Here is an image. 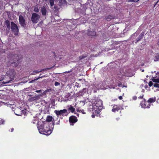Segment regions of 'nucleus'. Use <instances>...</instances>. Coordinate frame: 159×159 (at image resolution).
<instances>
[{
    "mask_svg": "<svg viewBox=\"0 0 159 159\" xmlns=\"http://www.w3.org/2000/svg\"><path fill=\"white\" fill-rule=\"evenodd\" d=\"M16 61L17 62V63L16 62V61L14 62H11V64L13 66H14L15 67H16L17 66V63L19 62V61L17 60Z\"/></svg>",
    "mask_w": 159,
    "mask_h": 159,
    "instance_id": "23",
    "label": "nucleus"
},
{
    "mask_svg": "<svg viewBox=\"0 0 159 159\" xmlns=\"http://www.w3.org/2000/svg\"><path fill=\"white\" fill-rule=\"evenodd\" d=\"M144 96V95L143 94L142 96H140L139 97V98H140L141 99H143Z\"/></svg>",
    "mask_w": 159,
    "mask_h": 159,
    "instance_id": "36",
    "label": "nucleus"
},
{
    "mask_svg": "<svg viewBox=\"0 0 159 159\" xmlns=\"http://www.w3.org/2000/svg\"><path fill=\"white\" fill-rule=\"evenodd\" d=\"M42 70H34V71L33 73L34 74H37V73H39L41 71H42Z\"/></svg>",
    "mask_w": 159,
    "mask_h": 159,
    "instance_id": "27",
    "label": "nucleus"
},
{
    "mask_svg": "<svg viewBox=\"0 0 159 159\" xmlns=\"http://www.w3.org/2000/svg\"><path fill=\"white\" fill-rule=\"evenodd\" d=\"M95 34V33L94 31H89L87 33V35L89 36H93Z\"/></svg>",
    "mask_w": 159,
    "mask_h": 159,
    "instance_id": "21",
    "label": "nucleus"
},
{
    "mask_svg": "<svg viewBox=\"0 0 159 159\" xmlns=\"http://www.w3.org/2000/svg\"><path fill=\"white\" fill-rule=\"evenodd\" d=\"M54 0H49V3L51 6L52 7L54 4Z\"/></svg>",
    "mask_w": 159,
    "mask_h": 159,
    "instance_id": "26",
    "label": "nucleus"
},
{
    "mask_svg": "<svg viewBox=\"0 0 159 159\" xmlns=\"http://www.w3.org/2000/svg\"><path fill=\"white\" fill-rule=\"evenodd\" d=\"M154 86L155 87H159V84H158L157 83L154 84Z\"/></svg>",
    "mask_w": 159,
    "mask_h": 159,
    "instance_id": "32",
    "label": "nucleus"
},
{
    "mask_svg": "<svg viewBox=\"0 0 159 159\" xmlns=\"http://www.w3.org/2000/svg\"><path fill=\"white\" fill-rule=\"evenodd\" d=\"M118 98L120 100H121L123 98L121 96H120Z\"/></svg>",
    "mask_w": 159,
    "mask_h": 159,
    "instance_id": "38",
    "label": "nucleus"
},
{
    "mask_svg": "<svg viewBox=\"0 0 159 159\" xmlns=\"http://www.w3.org/2000/svg\"><path fill=\"white\" fill-rule=\"evenodd\" d=\"M75 86H77L78 88L80 87L79 84L77 83H76Z\"/></svg>",
    "mask_w": 159,
    "mask_h": 159,
    "instance_id": "35",
    "label": "nucleus"
},
{
    "mask_svg": "<svg viewBox=\"0 0 159 159\" xmlns=\"http://www.w3.org/2000/svg\"><path fill=\"white\" fill-rule=\"evenodd\" d=\"M121 107L120 105H114V106L111 111L112 112H115L116 111H118L121 109Z\"/></svg>",
    "mask_w": 159,
    "mask_h": 159,
    "instance_id": "10",
    "label": "nucleus"
},
{
    "mask_svg": "<svg viewBox=\"0 0 159 159\" xmlns=\"http://www.w3.org/2000/svg\"><path fill=\"white\" fill-rule=\"evenodd\" d=\"M144 36V33L143 32H142L140 34L139 36L136 39L135 43H136L140 41L143 38Z\"/></svg>",
    "mask_w": 159,
    "mask_h": 159,
    "instance_id": "11",
    "label": "nucleus"
},
{
    "mask_svg": "<svg viewBox=\"0 0 159 159\" xmlns=\"http://www.w3.org/2000/svg\"><path fill=\"white\" fill-rule=\"evenodd\" d=\"M132 99L134 100H135L137 99V97L136 96H134L133 97Z\"/></svg>",
    "mask_w": 159,
    "mask_h": 159,
    "instance_id": "34",
    "label": "nucleus"
},
{
    "mask_svg": "<svg viewBox=\"0 0 159 159\" xmlns=\"http://www.w3.org/2000/svg\"><path fill=\"white\" fill-rule=\"evenodd\" d=\"M42 90H36L35 91V92L40 93L42 92Z\"/></svg>",
    "mask_w": 159,
    "mask_h": 159,
    "instance_id": "33",
    "label": "nucleus"
},
{
    "mask_svg": "<svg viewBox=\"0 0 159 159\" xmlns=\"http://www.w3.org/2000/svg\"><path fill=\"white\" fill-rule=\"evenodd\" d=\"M157 44L158 46H159V40L158 41Z\"/></svg>",
    "mask_w": 159,
    "mask_h": 159,
    "instance_id": "43",
    "label": "nucleus"
},
{
    "mask_svg": "<svg viewBox=\"0 0 159 159\" xmlns=\"http://www.w3.org/2000/svg\"><path fill=\"white\" fill-rule=\"evenodd\" d=\"M156 101V98L155 97L150 98L147 101V102L148 103H153Z\"/></svg>",
    "mask_w": 159,
    "mask_h": 159,
    "instance_id": "16",
    "label": "nucleus"
},
{
    "mask_svg": "<svg viewBox=\"0 0 159 159\" xmlns=\"http://www.w3.org/2000/svg\"><path fill=\"white\" fill-rule=\"evenodd\" d=\"M16 61V60H14V61Z\"/></svg>",
    "mask_w": 159,
    "mask_h": 159,
    "instance_id": "52",
    "label": "nucleus"
},
{
    "mask_svg": "<svg viewBox=\"0 0 159 159\" xmlns=\"http://www.w3.org/2000/svg\"><path fill=\"white\" fill-rule=\"evenodd\" d=\"M55 124L54 119L52 121V123H48L45 125L38 124L37 128L40 133L46 135L50 134L52 132Z\"/></svg>",
    "mask_w": 159,
    "mask_h": 159,
    "instance_id": "1",
    "label": "nucleus"
},
{
    "mask_svg": "<svg viewBox=\"0 0 159 159\" xmlns=\"http://www.w3.org/2000/svg\"><path fill=\"white\" fill-rule=\"evenodd\" d=\"M52 119H53L52 117L51 116L48 115V116L47 117L46 120L48 122H50L52 121Z\"/></svg>",
    "mask_w": 159,
    "mask_h": 159,
    "instance_id": "17",
    "label": "nucleus"
},
{
    "mask_svg": "<svg viewBox=\"0 0 159 159\" xmlns=\"http://www.w3.org/2000/svg\"><path fill=\"white\" fill-rule=\"evenodd\" d=\"M45 1H47L48 0H44Z\"/></svg>",
    "mask_w": 159,
    "mask_h": 159,
    "instance_id": "51",
    "label": "nucleus"
},
{
    "mask_svg": "<svg viewBox=\"0 0 159 159\" xmlns=\"http://www.w3.org/2000/svg\"><path fill=\"white\" fill-rule=\"evenodd\" d=\"M60 84L58 82H55V85L56 86H57L60 85Z\"/></svg>",
    "mask_w": 159,
    "mask_h": 159,
    "instance_id": "31",
    "label": "nucleus"
},
{
    "mask_svg": "<svg viewBox=\"0 0 159 159\" xmlns=\"http://www.w3.org/2000/svg\"><path fill=\"white\" fill-rule=\"evenodd\" d=\"M11 25L10 28L12 32L13 33L14 35L16 36L18 35L19 29L17 25L12 21L11 23Z\"/></svg>",
    "mask_w": 159,
    "mask_h": 159,
    "instance_id": "4",
    "label": "nucleus"
},
{
    "mask_svg": "<svg viewBox=\"0 0 159 159\" xmlns=\"http://www.w3.org/2000/svg\"><path fill=\"white\" fill-rule=\"evenodd\" d=\"M159 2V0H158L156 2V3L154 4V7H155V6L157 4V3Z\"/></svg>",
    "mask_w": 159,
    "mask_h": 159,
    "instance_id": "37",
    "label": "nucleus"
},
{
    "mask_svg": "<svg viewBox=\"0 0 159 159\" xmlns=\"http://www.w3.org/2000/svg\"><path fill=\"white\" fill-rule=\"evenodd\" d=\"M60 120H59L56 123V125H59L60 124Z\"/></svg>",
    "mask_w": 159,
    "mask_h": 159,
    "instance_id": "39",
    "label": "nucleus"
},
{
    "mask_svg": "<svg viewBox=\"0 0 159 159\" xmlns=\"http://www.w3.org/2000/svg\"><path fill=\"white\" fill-rule=\"evenodd\" d=\"M14 130V129L13 128H12L11 129V132H12Z\"/></svg>",
    "mask_w": 159,
    "mask_h": 159,
    "instance_id": "41",
    "label": "nucleus"
},
{
    "mask_svg": "<svg viewBox=\"0 0 159 159\" xmlns=\"http://www.w3.org/2000/svg\"><path fill=\"white\" fill-rule=\"evenodd\" d=\"M54 112L58 117L60 116H67L69 113V112L68 113L67 110L66 109L60 110H55L54 111Z\"/></svg>",
    "mask_w": 159,
    "mask_h": 159,
    "instance_id": "5",
    "label": "nucleus"
},
{
    "mask_svg": "<svg viewBox=\"0 0 159 159\" xmlns=\"http://www.w3.org/2000/svg\"><path fill=\"white\" fill-rule=\"evenodd\" d=\"M66 3L67 2L66 0H60L58 4L59 6H61L66 4Z\"/></svg>",
    "mask_w": 159,
    "mask_h": 159,
    "instance_id": "15",
    "label": "nucleus"
},
{
    "mask_svg": "<svg viewBox=\"0 0 159 159\" xmlns=\"http://www.w3.org/2000/svg\"><path fill=\"white\" fill-rule=\"evenodd\" d=\"M41 77H39V78H38L36 79V80H38V79H39V78H41Z\"/></svg>",
    "mask_w": 159,
    "mask_h": 159,
    "instance_id": "45",
    "label": "nucleus"
},
{
    "mask_svg": "<svg viewBox=\"0 0 159 159\" xmlns=\"http://www.w3.org/2000/svg\"><path fill=\"white\" fill-rule=\"evenodd\" d=\"M4 121L1 118H0V125L3 124L4 122Z\"/></svg>",
    "mask_w": 159,
    "mask_h": 159,
    "instance_id": "28",
    "label": "nucleus"
},
{
    "mask_svg": "<svg viewBox=\"0 0 159 159\" xmlns=\"http://www.w3.org/2000/svg\"><path fill=\"white\" fill-rule=\"evenodd\" d=\"M15 57H18L17 55H16V54H15Z\"/></svg>",
    "mask_w": 159,
    "mask_h": 159,
    "instance_id": "46",
    "label": "nucleus"
},
{
    "mask_svg": "<svg viewBox=\"0 0 159 159\" xmlns=\"http://www.w3.org/2000/svg\"><path fill=\"white\" fill-rule=\"evenodd\" d=\"M128 2H134V0H129L128 1Z\"/></svg>",
    "mask_w": 159,
    "mask_h": 159,
    "instance_id": "40",
    "label": "nucleus"
},
{
    "mask_svg": "<svg viewBox=\"0 0 159 159\" xmlns=\"http://www.w3.org/2000/svg\"><path fill=\"white\" fill-rule=\"evenodd\" d=\"M34 11L35 12L38 13L39 11V9L37 7H35L34 8Z\"/></svg>",
    "mask_w": 159,
    "mask_h": 159,
    "instance_id": "25",
    "label": "nucleus"
},
{
    "mask_svg": "<svg viewBox=\"0 0 159 159\" xmlns=\"http://www.w3.org/2000/svg\"><path fill=\"white\" fill-rule=\"evenodd\" d=\"M147 101L145 99H144L142 100L140 103L141 105L142 108H149L151 104L147 103Z\"/></svg>",
    "mask_w": 159,
    "mask_h": 159,
    "instance_id": "7",
    "label": "nucleus"
},
{
    "mask_svg": "<svg viewBox=\"0 0 159 159\" xmlns=\"http://www.w3.org/2000/svg\"><path fill=\"white\" fill-rule=\"evenodd\" d=\"M102 106V101L100 99H98L94 101L92 105L90 106L89 108L94 110L93 111L94 113L98 114L100 112Z\"/></svg>",
    "mask_w": 159,
    "mask_h": 159,
    "instance_id": "2",
    "label": "nucleus"
},
{
    "mask_svg": "<svg viewBox=\"0 0 159 159\" xmlns=\"http://www.w3.org/2000/svg\"><path fill=\"white\" fill-rule=\"evenodd\" d=\"M84 89H83V90H84Z\"/></svg>",
    "mask_w": 159,
    "mask_h": 159,
    "instance_id": "53",
    "label": "nucleus"
},
{
    "mask_svg": "<svg viewBox=\"0 0 159 159\" xmlns=\"http://www.w3.org/2000/svg\"><path fill=\"white\" fill-rule=\"evenodd\" d=\"M5 23L7 28L8 29H10L11 26L10 25V22L8 20H6L5 21Z\"/></svg>",
    "mask_w": 159,
    "mask_h": 159,
    "instance_id": "19",
    "label": "nucleus"
},
{
    "mask_svg": "<svg viewBox=\"0 0 159 159\" xmlns=\"http://www.w3.org/2000/svg\"><path fill=\"white\" fill-rule=\"evenodd\" d=\"M79 93H81V94H82V91H80L79 92Z\"/></svg>",
    "mask_w": 159,
    "mask_h": 159,
    "instance_id": "44",
    "label": "nucleus"
},
{
    "mask_svg": "<svg viewBox=\"0 0 159 159\" xmlns=\"http://www.w3.org/2000/svg\"><path fill=\"white\" fill-rule=\"evenodd\" d=\"M33 124H35V122H33Z\"/></svg>",
    "mask_w": 159,
    "mask_h": 159,
    "instance_id": "48",
    "label": "nucleus"
},
{
    "mask_svg": "<svg viewBox=\"0 0 159 159\" xmlns=\"http://www.w3.org/2000/svg\"><path fill=\"white\" fill-rule=\"evenodd\" d=\"M19 22L21 26L25 28L26 26L25 18L22 15H20L19 16Z\"/></svg>",
    "mask_w": 159,
    "mask_h": 159,
    "instance_id": "8",
    "label": "nucleus"
},
{
    "mask_svg": "<svg viewBox=\"0 0 159 159\" xmlns=\"http://www.w3.org/2000/svg\"><path fill=\"white\" fill-rule=\"evenodd\" d=\"M106 18L107 21H111L112 19H115V17L114 16L109 15L106 17Z\"/></svg>",
    "mask_w": 159,
    "mask_h": 159,
    "instance_id": "14",
    "label": "nucleus"
},
{
    "mask_svg": "<svg viewBox=\"0 0 159 159\" xmlns=\"http://www.w3.org/2000/svg\"><path fill=\"white\" fill-rule=\"evenodd\" d=\"M7 75L5 77L6 78H9V80L6 81H4V84L9 83L11 81L14 80L15 76L16 75L15 71L13 70H10L7 72Z\"/></svg>",
    "mask_w": 159,
    "mask_h": 159,
    "instance_id": "3",
    "label": "nucleus"
},
{
    "mask_svg": "<svg viewBox=\"0 0 159 159\" xmlns=\"http://www.w3.org/2000/svg\"><path fill=\"white\" fill-rule=\"evenodd\" d=\"M142 72H143V71H144V70H142Z\"/></svg>",
    "mask_w": 159,
    "mask_h": 159,
    "instance_id": "47",
    "label": "nucleus"
},
{
    "mask_svg": "<svg viewBox=\"0 0 159 159\" xmlns=\"http://www.w3.org/2000/svg\"><path fill=\"white\" fill-rule=\"evenodd\" d=\"M139 0H134V2H136L138 1Z\"/></svg>",
    "mask_w": 159,
    "mask_h": 159,
    "instance_id": "42",
    "label": "nucleus"
},
{
    "mask_svg": "<svg viewBox=\"0 0 159 159\" xmlns=\"http://www.w3.org/2000/svg\"><path fill=\"white\" fill-rule=\"evenodd\" d=\"M148 85L150 87L152 86L153 85V83L152 81H150L148 83Z\"/></svg>",
    "mask_w": 159,
    "mask_h": 159,
    "instance_id": "30",
    "label": "nucleus"
},
{
    "mask_svg": "<svg viewBox=\"0 0 159 159\" xmlns=\"http://www.w3.org/2000/svg\"><path fill=\"white\" fill-rule=\"evenodd\" d=\"M92 109V110H90V111H92V112L93 113V114L92 115L91 117L93 118H95V116L96 115H98L99 113H98V114L94 113H93V111L94 110V109Z\"/></svg>",
    "mask_w": 159,
    "mask_h": 159,
    "instance_id": "22",
    "label": "nucleus"
},
{
    "mask_svg": "<svg viewBox=\"0 0 159 159\" xmlns=\"http://www.w3.org/2000/svg\"><path fill=\"white\" fill-rule=\"evenodd\" d=\"M16 114L17 115H19V114Z\"/></svg>",
    "mask_w": 159,
    "mask_h": 159,
    "instance_id": "49",
    "label": "nucleus"
},
{
    "mask_svg": "<svg viewBox=\"0 0 159 159\" xmlns=\"http://www.w3.org/2000/svg\"><path fill=\"white\" fill-rule=\"evenodd\" d=\"M85 57V56H80L79 57V58L80 60H81L83 59Z\"/></svg>",
    "mask_w": 159,
    "mask_h": 159,
    "instance_id": "29",
    "label": "nucleus"
},
{
    "mask_svg": "<svg viewBox=\"0 0 159 159\" xmlns=\"http://www.w3.org/2000/svg\"><path fill=\"white\" fill-rule=\"evenodd\" d=\"M155 59L154 61H159V53L155 54L154 55Z\"/></svg>",
    "mask_w": 159,
    "mask_h": 159,
    "instance_id": "18",
    "label": "nucleus"
},
{
    "mask_svg": "<svg viewBox=\"0 0 159 159\" xmlns=\"http://www.w3.org/2000/svg\"><path fill=\"white\" fill-rule=\"evenodd\" d=\"M152 80L154 82L159 83V78L158 77V79H152Z\"/></svg>",
    "mask_w": 159,
    "mask_h": 159,
    "instance_id": "24",
    "label": "nucleus"
},
{
    "mask_svg": "<svg viewBox=\"0 0 159 159\" xmlns=\"http://www.w3.org/2000/svg\"><path fill=\"white\" fill-rule=\"evenodd\" d=\"M68 72H66V73H68ZM64 73H66V72H65Z\"/></svg>",
    "mask_w": 159,
    "mask_h": 159,
    "instance_id": "50",
    "label": "nucleus"
},
{
    "mask_svg": "<svg viewBox=\"0 0 159 159\" xmlns=\"http://www.w3.org/2000/svg\"><path fill=\"white\" fill-rule=\"evenodd\" d=\"M41 11L42 15L45 16L47 13V10L45 7L43 6L41 7Z\"/></svg>",
    "mask_w": 159,
    "mask_h": 159,
    "instance_id": "12",
    "label": "nucleus"
},
{
    "mask_svg": "<svg viewBox=\"0 0 159 159\" xmlns=\"http://www.w3.org/2000/svg\"><path fill=\"white\" fill-rule=\"evenodd\" d=\"M68 110L70 111L72 113H73L75 110V109L72 106L70 105V107L68 108Z\"/></svg>",
    "mask_w": 159,
    "mask_h": 159,
    "instance_id": "20",
    "label": "nucleus"
},
{
    "mask_svg": "<svg viewBox=\"0 0 159 159\" xmlns=\"http://www.w3.org/2000/svg\"><path fill=\"white\" fill-rule=\"evenodd\" d=\"M78 119L75 116H72L70 117L69 118V121L70 123V125H73L74 123L77 122Z\"/></svg>",
    "mask_w": 159,
    "mask_h": 159,
    "instance_id": "9",
    "label": "nucleus"
},
{
    "mask_svg": "<svg viewBox=\"0 0 159 159\" xmlns=\"http://www.w3.org/2000/svg\"><path fill=\"white\" fill-rule=\"evenodd\" d=\"M39 96H35L31 97L30 98L28 99V101L30 102H32L34 101H35L36 100H37L38 99Z\"/></svg>",
    "mask_w": 159,
    "mask_h": 159,
    "instance_id": "13",
    "label": "nucleus"
},
{
    "mask_svg": "<svg viewBox=\"0 0 159 159\" xmlns=\"http://www.w3.org/2000/svg\"><path fill=\"white\" fill-rule=\"evenodd\" d=\"M40 16L36 13H33L32 14L31 20L32 22L34 24L37 23L40 19Z\"/></svg>",
    "mask_w": 159,
    "mask_h": 159,
    "instance_id": "6",
    "label": "nucleus"
}]
</instances>
